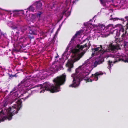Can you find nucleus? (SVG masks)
<instances>
[{
	"instance_id": "nucleus-14",
	"label": "nucleus",
	"mask_w": 128,
	"mask_h": 128,
	"mask_svg": "<svg viewBox=\"0 0 128 128\" xmlns=\"http://www.w3.org/2000/svg\"><path fill=\"white\" fill-rule=\"evenodd\" d=\"M80 80H73L72 83L69 85V87H78L80 83Z\"/></svg>"
},
{
	"instance_id": "nucleus-29",
	"label": "nucleus",
	"mask_w": 128,
	"mask_h": 128,
	"mask_svg": "<svg viewBox=\"0 0 128 128\" xmlns=\"http://www.w3.org/2000/svg\"><path fill=\"white\" fill-rule=\"evenodd\" d=\"M2 35H3L4 37H6V34H3V33Z\"/></svg>"
},
{
	"instance_id": "nucleus-32",
	"label": "nucleus",
	"mask_w": 128,
	"mask_h": 128,
	"mask_svg": "<svg viewBox=\"0 0 128 128\" xmlns=\"http://www.w3.org/2000/svg\"><path fill=\"white\" fill-rule=\"evenodd\" d=\"M75 1H78V0H75Z\"/></svg>"
},
{
	"instance_id": "nucleus-20",
	"label": "nucleus",
	"mask_w": 128,
	"mask_h": 128,
	"mask_svg": "<svg viewBox=\"0 0 128 128\" xmlns=\"http://www.w3.org/2000/svg\"><path fill=\"white\" fill-rule=\"evenodd\" d=\"M62 14H61V17L62 18L63 17V15L64 14H65V15L67 17H68L69 16L70 14V12L69 11H66V10H64L63 12H62Z\"/></svg>"
},
{
	"instance_id": "nucleus-15",
	"label": "nucleus",
	"mask_w": 128,
	"mask_h": 128,
	"mask_svg": "<svg viewBox=\"0 0 128 128\" xmlns=\"http://www.w3.org/2000/svg\"><path fill=\"white\" fill-rule=\"evenodd\" d=\"M29 32L30 34H37V30L36 28L34 26H32L29 28Z\"/></svg>"
},
{
	"instance_id": "nucleus-34",
	"label": "nucleus",
	"mask_w": 128,
	"mask_h": 128,
	"mask_svg": "<svg viewBox=\"0 0 128 128\" xmlns=\"http://www.w3.org/2000/svg\"><path fill=\"white\" fill-rule=\"evenodd\" d=\"M115 6H116V7H117V5Z\"/></svg>"
},
{
	"instance_id": "nucleus-28",
	"label": "nucleus",
	"mask_w": 128,
	"mask_h": 128,
	"mask_svg": "<svg viewBox=\"0 0 128 128\" xmlns=\"http://www.w3.org/2000/svg\"><path fill=\"white\" fill-rule=\"evenodd\" d=\"M92 80H86V83H87V82H92Z\"/></svg>"
},
{
	"instance_id": "nucleus-4",
	"label": "nucleus",
	"mask_w": 128,
	"mask_h": 128,
	"mask_svg": "<svg viewBox=\"0 0 128 128\" xmlns=\"http://www.w3.org/2000/svg\"><path fill=\"white\" fill-rule=\"evenodd\" d=\"M54 84L51 85L48 82H46L43 85L40 84V89L42 90L40 93L44 92L45 90L50 91L52 93L60 91V86L64 84L66 80H53ZM39 85L36 86V87L38 86Z\"/></svg>"
},
{
	"instance_id": "nucleus-21",
	"label": "nucleus",
	"mask_w": 128,
	"mask_h": 128,
	"mask_svg": "<svg viewBox=\"0 0 128 128\" xmlns=\"http://www.w3.org/2000/svg\"><path fill=\"white\" fill-rule=\"evenodd\" d=\"M18 87H14L10 92V93H14L17 92L18 90Z\"/></svg>"
},
{
	"instance_id": "nucleus-1",
	"label": "nucleus",
	"mask_w": 128,
	"mask_h": 128,
	"mask_svg": "<svg viewBox=\"0 0 128 128\" xmlns=\"http://www.w3.org/2000/svg\"><path fill=\"white\" fill-rule=\"evenodd\" d=\"M120 42L119 39H116L108 46H95L92 48V56L94 57H90L76 69V73L71 76L73 80H89L88 75L91 71L98 64L102 63L104 58H111L108 61V68L110 72L112 63H115L121 60L128 62V54L125 55L118 52V50L121 49Z\"/></svg>"
},
{
	"instance_id": "nucleus-19",
	"label": "nucleus",
	"mask_w": 128,
	"mask_h": 128,
	"mask_svg": "<svg viewBox=\"0 0 128 128\" xmlns=\"http://www.w3.org/2000/svg\"><path fill=\"white\" fill-rule=\"evenodd\" d=\"M37 19V17L36 15L34 14H32L30 18V21L32 22H36Z\"/></svg>"
},
{
	"instance_id": "nucleus-38",
	"label": "nucleus",
	"mask_w": 128,
	"mask_h": 128,
	"mask_svg": "<svg viewBox=\"0 0 128 128\" xmlns=\"http://www.w3.org/2000/svg\"><path fill=\"white\" fill-rule=\"evenodd\" d=\"M113 0H112V1H113Z\"/></svg>"
},
{
	"instance_id": "nucleus-31",
	"label": "nucleus",
	"mask_w": 128,
	"mask_h": 128,
	"mask_svg": "<svg viewBox=\"0 0 128 128\" xmlns=\"http://www.w3.org/2000/svg\"><path fill=\"white\" fill-rule=\"evenodd\" d=\"M75 2V1H73V2H72V3L73 4H74V2Z\"/></svg>"
},
{
	"instance_id": "nucleus-35",
	"label": "nucleus",
	"mask_w": 128,
	"mask_h": 128,
	"mask_svg": "<svg viewBox=\"0 0 128 128\" xmlns=\"http://www.w3.org/2000/svg\"><path fill=\"white\" fill-rule=\"evenodd\" d=\"M57 57H58V56H56V58H57Z\"/></svg>"
},
{
	"instance_id": "nucleus-16",
	"label": "nucleus",
	"mask_w": 128,
	"mask_h": 128,
	"mask_svg": "<svg viewBox=\"0 0 128 128\" xmlns=\"http://www.w3.org/2000/svg\"><path fill=\"white\" fill-rule=\"evenodd\" d=\"M34 4L30 6L28 8H27L28 10H25V12L26 13L25 14H27V12H28V10H29L30 11H31L32 12H34L35 10V8L34 7Z\"/></svg>"
},
{
	"instance_id": "nucleus-11",
	"label": "nucleus",
	"mask_w": 128,
	"mask_h": 128,
	"mask_svg": "<svg viewBox=\"0 0 128 128\" xmlns=\"http://www.w3.org/2000/svg\"><path fill=\"white\" fill-rule=\"evenodd\" d=\"M92 20H90L89 22H87L86 24V30L88 31V32H90L91 31L93 27V25L92 24L90 23Z\"/></svg>"
},
{
	"instance_id": "nucleus-2",
	"label": "nucleus",
	"mask_w": 128,
	"mask_h": 128,
	"mask_svg": "<svg viewBox=\"0 0 128 128\" xmlns=\"http://www.w3.org/2000/svg\"><path fill=\"white\" fill-rule=\"evenodd\" d=\"M80 32L79 31L76 32L70 42L66 51L62 54L59 61L53 63L49 69L43 70L42 72L39 73V78L40 79L42 80L45 79L47 76L51 75L53 72L58 70L60 69H61L65 60L68 58L70 54V52H72V59L68 60L66 65L68 67V70L69 72L71 71V68L73 67V64L79 60L84 54V53H80V52L83 50L85 52L91 45L90 41L87 42L83 45L79 44L80 41L78 38L80 37Z\"/></svg>"
},
{
	"instance_id": "nucleus-13",
	"label": "nucleus",
	"mask_w": 128,
	"mask_h": 128,
	"mask_svg": "<svg viewBox=\"0 0 128 128\" xmlns=\"http://www.w3.org/2000/svg\"><path fill=\"white\" fill-rule=\"evenodd\" d=\"M34 5L36 6L37 9L40 10L42 8V4L40 2H36L34 3Z\"/></svg>"
},
{
	"instance_id": "nucleus-37",
	"label": "nucleus",
	"mask_w": 128,
	"mask_h": 128,
	"mask_svg": "<svg viewBox=\"0 0 128 128\" xmlns=\"http://www.w3.org/2000/svg\"><path fill=\"white\" fill-rule=\"evenodd\" d=\"M90 80H92V79H90Z\"/></svg>"
},
{
	"instance_id": "nucleus-24",
	"label": "nucleus",
	"mask_w": 128,
	"mask_h": 128,
	"mask_svg": "<svg viewBox=\"0 0 128 128\" xmlns=\"http://www.w3.org/2000/svg\"><path fill=\"white\" fill-rule=\"evenodd\" d=\"M20 44L19 46H18V44H17V48L18 49H21V48H22V47H21V45H22V44L21 43H20L19 44Z\"/></svg>"
},
{
	"instance_id": "nucleus-5",
	"label": "nucleus",
	"mask_w": 128,
	"mask_h": 128,
	"mask_svg": "<svg viewBox=\"0 0 128 128\" xmlns=\"http://www.w3.org/2000/svg\"><path fill=\"white\" fill-rule=\"evenodd\" d=\"M22 102L21 99H19L16 102L17 104H14L12 107H10L6 110L8 113L7 116L5 117L6 119L10 120H12V116L15 114H17L18 110L22 108Z\"/></svg>"
},
{
	"instance_id": "nucleus-9",
	"label": "nucleus",
	"mask_w": 128,
	"mask_h": 128,
	"mask_svg": "<svg viewBox=\"0 0 128 128\" xmlns=\"http://www.w3.org/2000/svg\"><path fill=\"white\" fill-rule=\"evenodd\" d=\"M110 20L114 21L118 20H121L122 22V23L125 24H126V26L128 28V17H126L124 19L121 18H110Z\"/></svg>"
},
{
	"instance_id": "nucleus-17",
	"label": "nucleus",
	"mask_w": 128,
	"mask_h": 128,
	"mask_svg": "<svg viewBox=\"0 0 128 128\" xmlns=\"http://www.w3.org/2000/svg\"><path fill=\"white\" fill-rule=\"evenodd\" d=\"M103 73L101 72H99L95 73L94 74H92L94 77V79L95 80H97L98 79V78L100 76L102 75L103 74Z\"/></svg>"
},
{
	"instance_id": "nucleus-26",
	"label": "nucleus",
	"mask_w": 128,
	"mask_h": 128,
	"mask_svg": "<svg viewBox=\"0 0 128 128\" xmlns=\"http://www.w3.org/2000/svg\"><path fill=\"white\" fill-rule=\"evenodd\" d=\"M16 74H14V75H12V74H11L10 76V77L12 78L16 76Z\"/></svg>"
},
{
	"instance_id": "nucleus-8",
	"label": "nucleus",
	"mask_w": 128,
	"mask_h": 128,
	"mask_svg": "<svg viewBox=\"0 0 128 128\" xmlns=\"http://www.w3.org/2000/svg\"><path fill=\"white\" fill-rule=\"evenodd\" d=\"M24 12H25L23 10H16L11 12L10 14H13V16H14L20 15L23 17L24 16L25 18H26L27 14H24Z\"/></svg>"
},
{
	"instance_id": "nucleus-3",
	"label": "nucleus",
	"mask_w": 128,
	"mask_h": 128,
	"mask_svg": "<svg viewBox=\"0 0 128 128\" xmlns=\"http://www.w3.org/2000/svg\"><path fill=\"white\" fill-rule=\"evenodd\" d=\"M122 26L120 24L115 25L114 27L112 24H110L106 27L103 24H99L92 30L94 33L93 36L96 38L102 35L106 36L110 34H115L116 36H118L121 33L124 32Z\"/></svg>"
},
{
	"instance_id": "nucleus-25",
	"label": "nucleus",
	"mask_w": 128,
	"mask_h": 128,
	"mask_svg": "<svg viewBox=\"0 0 128 128\" xmlns=\"http://www.w3.org/2000/svg\"><path fill=\"white\" fill-rule=\"evenodd\" d=\"M101 4L103 6H105L106 5L105 3L102 0H100Z\"/></svg>"
},
{
	"instance_id": "nucleus-30",
	"label": "nucleus",
	"mask_w": 128,
	"mask_h": 128,
	"mask_svg": "<svg viewBox=\"0 0 128 128\" xmlns=\"http://www.w3.org/2000/svg\"><path fill=\"white\" fill-rule=\"evenodd\" d=\"M3 111L2 110L0 112V114H1L2 113Z\"/></svg>"
},
{
	"instance_id": "nucleus-18",
	"label": "nucleus",
	"mask_w": 128,
	"mask_h": 128,
	"mask_svg": "<svg viewBox=\"0 0 128 128\" xmlns=\"http://www.w3.org/2000/svg\"><path fill=\"white\" fill-rule=\"evenodd\" d=\"M66 78V75L65 74H64L60 76H57L56 79H54V80H65Z\"/></svg>"
},
{
	"instance_id": "nucleus-36",
	"label": "nucleus",
	"mask_w": 128,
	"mask_h": 128,
	"mask_svg": "<svg viewBox=\"0 0 128 128\" xmlns=\"http://www.w3.org/2000/svg\"><path fill=\"white\" fill-rule=\"evenodd\" d=\"M25 80H26V79Z\"/></svg>"
},
{
	"instance_id": "nucleus-7",
	"label": "nucleus",
	"mask_w": 128,
	"mask_h": 128,
	"mask_svg": "<svg viewBox=\"0 0 128 128\" xmlns=\"http://www.w3.org/2000/svg\"><path fill=\"white\" fill-rule=\"evenodd\" d=\"M126 32L124 30V32L120 34H122L121 38L122 40H125L123 42V45L125 49H128V35L126 36Z\"/></svg>"
},
{
	"instance_id": "nucleus-10",
	"label": "nucleus",
	"mask_w": 128,
	"mask_h": 128,
	"mask_svg": "<svg viewBox=\"0 0 128 128\" xmlns=\"http://www.w3.org/2000/svg\"><path fill=\"white\" fill-rule=\"evenodd\" d=\"M36 17L38 18L40 22H43L44 21V18L43 12L41 11H38L36 14Z\"/></svg>"
},
{
	"instance_id": "nucleus-27",
	"label": "nucleus",
	"mask_w": 128,
	"mask_h": 128,
	"mask_svg": "<svg viewBox=\"0 0 128 128\" xmlns=\"http://www.w3.org/2000/svg\"><path fill=\"white\" fill-rule=\"evenodd\" d=\"M56 37V35H54V36L53 37V39L52 40V42H53L54 41L55 38Z\"/></svg>"
},
{
	"instance_id": "nucleus-33",
	"label": "nucleus",
	"mask_w": 128,
	"mask_h": 128,
	"mask_svg": "<svg viewBox=\"0 0 128 128\" xmlns=\"http://www.w3.org/2000/svg\"><path fill=\"white\" fill-rule=\"evenodd\" d=\"M50 7L52 9L53 8V7H52L51 6H50Z\"/></svg>"
},
{
	"instance_id": "nucleus-22",
	"label": "nucleus",
	"mask_w": 128,
	"mask_h": 128,
	"mask_svg": "<svg viewBox=\"0 0 128 128\" xmlns=\"http://www.w3.org/2000/svg\"><path fill=\"white\" fill-rule=\"evenodd\" d=\"M41 32V34L44 37H45L46 36L47 34V31H42Z\"/></svg>"
},
{
	"instance_id": "nucleus-23",
	"label": "nucleus",
	"mask_w": 128,
	"mask_h": 128,
	"mask_svg": "<svg viewBox=\"0 0 128 128\" xmlns=\"http://www.w3.org/2000/svg\"><path fill=\"white\" fill-rule=\"evenodd\" d=\"M90 36H88L87 38H86V39L84 40L83 42H86V41H88L90 40Z\"/></svg>"
},
{
	"instance_id": "nucleus-6",
	"label": "nucleus",
	"mask_w": 128,
	"mask_h": 128,
	"mask_svg": "<svg viewBox=\"0 0 128 128\" xmlns=\"http://www.w3.org/2000/svg\"><path fill=\"white\" fill-rule=\"evenodd\" d=\"M12 29H16L18 30L16 32V33L18 35L19 34L22 36L20 38V42L22 43L25 41L28 36L26 34V30L27 29L26 26H21L17 25L16 26L13 25L11 26Z\"/></svg>"
},
{
	"instance_id": "nucleus-12",
	"label": "nucleus",
	"mask_w": 128,
	"mask_h": 128,
	"mask_svg": "<svg viewBox=\"0 0 128 128\" xmlns=\"http://www.w3.org/2000/svg\"><path fill=\"white\" fill-rule=\"evenodd\" d=\"M28 80H22L20 84H19L18 85V86H24L26 87H28L30 85V82L29 81H27Z\"/></svg>"
}]
</instances>
